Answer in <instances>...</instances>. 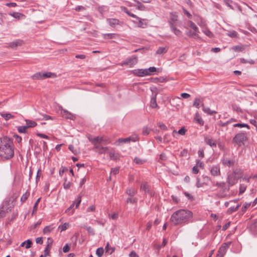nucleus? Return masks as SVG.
Segmentation results:
<instances>
[{"label": "nucleus", "instance_id": "obj_1", "mask_svg": "<svg viewBox=\"0 0 257 257\" xmlns=\"http://www.w3.org/2000/svg\"><path fill=\"white\" fill-rule=\"evenodd\" d=\"M192 211L187 209H179L174 212L171 216L170 221L174 225L186 224L193 218Z\"/></svg>", "mask_w": 257, "mask_h": 257}, {"label": "nucleus", "instance_id": "obj_2", "mask_svg": "<svg viewBox=\"0 0 257 257\" xmlns=\"http://www.w3.org/2000/svg\"><path fill=\"white\" fill-rule=\"evenodd\" d=\"M14 156V148L13 142L10 138H0V158L2 160H7Z\"/></svg>", "mask_w": 257, "mask_h": 257}, {"label": "nucleus", "instance_id": "obj_3", "mask_svg": "<svg viewBox=\"0 0 257 257\" xmlns=\"http://www.w3.org/2000/svg\"><path fill=\"white\" fill-rule=\"evenodd\" d=\"M248 140L247 133L241 132L237 133L232 139V143L238 147L244 145L245 143Z\"/></svg>", "mask_w": 257, "mask_h": 257}, {"label": "nucleus", "instance_id": "obj_4", "mask_svg": "<svg viewBox=\"0 0 257 257\" xmlns=\"http://www.w3.org/2000/svg\"><path fill=\"white\" fill-rule=\"evenodd\" d=\"M138 63V58L136 55H133L126 59L125 61L120 63L121 66L128 65L130 67H133Z\"/></svg>", "mask_w": 257, "mask_h": 257}, {"label": "nucleus", "instance_id": "obj_5", "mask_svg": "<svg viewBox=\"0 0 257 257\" xmlns=\"http://www.w3.org/2000/svg\"><path fill=\"white\" fill-rule=\"evenodd\" d=\"M231 243L230 241L223 243L219 248L216 257H224Z\"/></svg>", "mask_w": 257, "mask_h": 257}, {"label": "nucleus", "instance_id": "obj_6", "mask_svg": "<svg viewBox=\"0 0 257 257\" xmlns=\"http://www.w3.org/2000/svg\"><path fill=\"white\" fill-rule=\"evenodd\" d=\"M139 140L137 135H133L126 138H119L115 142L116 145H119L120 143H128L130 142H136Z\"/></svg>", "mask_w": 257, "mask_h": 257}, {"label": "nucleus", "instance_id": "obj_7", "mask_svg": "<svg viewBox=\"0 0 257 257\" xmlns=\"http://www.w3.org/2000/svg\"><path fill=\"white\" fill-rule=\"evenodd\" d=\"M131 73L138 77H144L148 76L146 69H137L131 71Z\"/></svg>", "mask_w": 257, "mask_h": 257}, {"label": "nucleus", "instance_id": "obj_8", "mask_svg": "<svg viewBox=\"0 0 257 257\" xmlns=\"http://www.w3.org/2000/svg\"><path fill=\"white\" fill-rule=\"evenodd\" d=\"M210 173L214 177L219 176L221 174L220 165L219 164L213 165L210 169Z\"/></svg>", "mask_w": 257, "mask_h": 257}, {"label": "nucleus", "instance_id": "obj_9", "mask_svg": "<svg viewBox=\"0 0 257 257\" xmlns=\"http://www.w3.org/2000/svg\"><path fill=\"white\" fill-rule=\"evenodd\" d=\"M141 190L144 191L145 194H148L151 197L154 196V193L150 190V187L147 183H143L141 186Z\"/></svg>", "mask_w": 257, "mask_h": 257}, {"label": "nucleus", "instance_id": "obj_10", "mask_svg": "<svg viewBox=\"0 0 257 257\" xmlns=\"http://www.w3.org/2000/svg\"><path fill=\"white\" fill-rule=\"evenodd\" d=\"M194 21L198 25L202 28L206 27L207 26L206 21L199 16H196Z\"/></svg>", "mask_w": 257, "mask_h": 257}, {"label": "nucleus", "instance_id": "obj_11", "mask_svg": "<svg viewBox=\"0 0 257 257\" xmlns=\"http://www.w3.org/2000/svg\"><path fill=\"white\" fill-rule=\"evenodd\" d=\"M178 21V16L176 12L170 13V18L168 21L170 27L176 25V22Z\"/></svg>", "mask_w": 257, "mask_h": 257}, {"label": "nucleus", "instance_id": "obj_12", "mask_svg": "<svg viewBox=\"0 0 257 257\" xmlns=\"http://www.w3.org/2000/svg\"><path fill=\"white\" fill-rule=\"evenodd\" d=\"M222 165L224 166L228 167H232L234 165L235 161L234 159H228L227 158H223L221 160Z\"/></svg>", "mask_w": 257, "mask_h": 257}, {"label": "nucleus", "instance_id": "obj_13", "mask_svg": "<svg viewBox=\"0 0 257 257\" xmlns=\"http://www.w3.org/2000/svg\"><path fill=\"white\" fill-rule=\"evenodd\" d=\"M61 114L63 117L66 119H70L71 120H74L76 118L75 115L65 109H62L61 110Z\"/></svg>", "mask_w": 257, "mask_h": 257}, {"label": "nucleus", "instance_id": "obj_14", "mask_svg": "<svg viewBox=\"0 0 257 257\" xmlns=\"http://www.w3.org/2000/svg\"><path fill=\"white\" fill-rule=\"evenodd\" d=\"M237 180L238 179L231 174L227 176V182L230 186H232L236 183V180Z\"/></svg>", "mask_w": 257, "mask_h": 257}, {"label": "nucleus", "instance_id": "obj_15", "mask_svg": "<svg viewBox=\"0 0 257 257\" xmlns=\"http://www.w3.org/2000/svg\"><path fill=\"white\" fill-rule=\"evenodd\" d=\"M243 173V170L239 168H236L233 170L232 174L237 178V179L238 180L239 179L242 178Z\"/></svg>", "mask_w": 257, "mask_h": 257}, {"label": "nucleus", "instance_id": "obj_16", "mask_svg": "<svg viewBox=\"0 0 257 257\" xmlns=\"http://www.w3.org/2000/svg\"><path fill=\"white\" fill-rule=\"evenodd\" d=\"M137 21L138 22V27L141 28H145L148 25L147 20L146 19H142L141 18L138 17L136 18Z\"/></svg>", "mask_w": 257, "mask_h": 257}, {"label": "nucleus", "instance_id": "obj_17", "mask_svg": "<svg viewBox=\"0 0 257 257\" xmlns=\"http://www.w3.org/2000/svg\"><path fill=\"white\" fill-rule=\"evenodd\" d=\"M204 142L206 144L211 147H216V143L211 137L205 136L204 137Z\"/></svg>", "mask_w": 257, "mask_h": 257}, {"label": "nucleus", "instance_id": "obj_18", "mask_svg": "<svg viewBox=\"0 0 257 257\" xmlns=\"http://www.w3.org/2000/svg\"><path fill=\"white\" fill-rule=\"evenodd\" d=\"M23 43V41L22 40L18 39L13 42H10L9 44L10 47L12 48H16L18 46H21Z\"/></svg>", "mask_w": 257, "mask_h": 257}, {"label": "nucleus", "instance_id": "obj_19", "mask_svg": "<svg viewBox=\"0 0 257 257\" xmlns=\"http://www.w3.org/2000/svg\"><path fill=\"white\" fill-rule=\"evenodd\" d=\"M109 156L111 160L113 161H118L120 159L119 154L115 151H110L109 152Z\"/></svg>", "mask_w": 257, "mask_h": 257}, {"label": "nucleus", "instance_id": "obj_20", "mask_svg": "<svg viewBox=\"0 0 257 257\" xmlns=\"http://www.w3.org/2000/svg\"><path fill=\"white\" fill-rule=\"evenodd\" d=\"M157 93H152V97L150 101V107L152 108H156L158 104L156 101Z\"/></svg>", "mask_w": 257, "mask_h": 257}, {"label": "nucleus", "instance_id": "obj_21", "mask_svg": "<svg viewBox=\"0 0 257 257\" xmlns=\"http://www.w3.org/2000/svg\"><path fill=\"white\" fill-rule=\"evenodd\" d=\"M9 15L18 20H20L25 17V16L24 14L19 12H10L9 13Z\"/></svg>", "mask_w": 257, "mask_h": 257}, {"label": "nucleus", "instance_id": "obj_22", "mask_svg": "<svg viewBox=\"0 0 257 257\" xmlns=\"http://www.w3.org/2000/svg\"><path fill=\"white\" fill-rule=\"evenodd\" d=\"M201 105L202 106L203 111L207 114L212 115L217 113L215 110H211L209 107H205L203 103H202Z\"/></svg>", "mask_w": 257, "mask_h": 257}, {"label": "nucleus", "instance_id": "obj_23", "mask_svg": "<svg viewBox=\"0 0 257 257\" xmlns=\"http://www.w3.org/2000/svg\"><path fill=\"white\" fill-rule=\"evenodd\" d=\"M25 121L26 123V126L28 128L30 127H34L37 125V123L36 121L30 119H26Z\"/></svg>", "mask_w": 257, "mask_h": 257}, {"label": "nucleus", "instance_id": "obj_24", "mask_svg": "<svg viewBox=\"0 0 257 257\" xmlns=\"http://www.w3.org/2000/svg\"><path fill=\"white\" fill-rule=\"evenodd\" d=\"M107 21L109 25L112 27H114L116 25H119V20L116 19H108Z\"/></svg>", "mask_w": 257, "mask_h": 257}, {"label": "nucleus", "instance_id": "obj_25", "mask_svg": "<svg viewBox=\"0 0 257 257\" xmlns=\"http://www.w3.org/2000/svg\"><path fill=\"white\" fill-rule=\"evenodd\" d=\"M146 70L147 71V72L149 73L148 74V76H149V75H152V73L155 72L157 71L158 73L162 71V69L158 68V69H157V68L155 67L152 66V67H149L148 69H146Z\"/></svg>", "mask_w": 257, "mask_h": 257}, {"label": "nucleus", "instance_id": "obj_26", "mask_svg": "<svg viewBox=\"0 0 257 257\" xmlns=\"http://www.w3.org/2000/svg\"><path fill=\"white\" fill-rule=\"evenodd\" d=\"M198 33H199V32H192L191 30H189L188 32H186V35L190 37H193L195 39H197L199 38Z\"/></svg>", "mask_w": 257, "mask_h": 257}, {"label": "nucleus", "instance_id": "obj_27", "mask_svg": "<svg viewBox=\"0 0 257 257\" xmlns=\"http://www.w3.org/2000/svg\"><path fill=\"white\" fill-rule=\"evenodd\" d=\"M223 1L224 3L231 10L234 9L233 4L235 6L237 5L236 3H234L232 0H223Z\"/></svg>", "mask_w": 257, "mask_h": 257}, {"label": "nucleus", "instance_id": "obj_28", "mask_svg": "<svg viewBox=\"0 0 257 257\" xmlns=\"http://www.w3.org/2000/svg\"><path fill=\"white\" fill-rule=\"evenodd\" d=\"M194 119L196 122L200 125H203L204 124V122L198 112L196 113Z\"/></svg>", "mask_w": 257, "mask_h": 257}, {"label": "nucleus", "instance_id": "obj_29", "mask_svg": "<svg viewBox=\"0 0 257 257\" xmlns=\"http://www.w3.org/2000/svg\"><path fill=\"white\" fill-rule=\"evenodd\" d=\"M237 121V119L234 118H231L228 120L226 121L225 122H222V121H220V124L219 125L222 127L225 126L227 125L228 124L232 122H235Z\"/></svg>", "mask_w": 257, "mask_h": 257}, {"label": "nucleus", "instance_id": "obj_30", "mask_svg": "<svg viewBox=\"0 0 257 257\" xmlns=\"http://www.w3.org/2000/svg\"><path fill=\"white\" fill-rule=\"evenodd\" d=\"M171 31L174 33V34L177 36H180L182 34V32L179 29H177L176 25L170 27Z\"/></svg>", "mask_w": 257, "mask_h": 257}, {"label": "nucleus", "instance_id": "obj_31", "mask_svg": "<svg viewBox=\"0 0 257 257\" xmlns=\"http://www.w3.org/2000/svg\"><path fill=\"white\" fill-rule=\"evenodd\" d=\"M202 101V98H196L193 102V106L198 109L200 108V103Z\"/></svg>", "mask_w": 257, "mask_h": 257}, {"label": "nucleus", "instance_id": "obj_32", "mask_svg": "<svg viewBox=\"0 0 257 257\" xmlns=\"http://www.w3.org/2000/svg\"><path fill=\"white\" fill-rule=\"evenodd\" d=\"M42 76L43 77V79L46 78H54L56 77V75L55 73L50 72L43 73Z\"/></svg>", "mask_w": 257, "mask_h": 257}, {"label": "nucleus", "instance_id": "obj_33", "mask_svg": "<svg viewBox=\"0 0 257 257\" xmlns=\"http://www.w3.org/2000/svg\"><path fill=\"white\" fill-rule=\"evenodd\" d=\"M204 28L205 29L202 31L203 33L209 38H213L214 37V35L211 31L206 27Z\"/></svg>", "mask_w": 257, "mask_h": 257}, {"label": "nucleus", "instance_id": "obj_34", "mask_svg": "<svg viewBox=\"0 0 257 257\" xmlns=\"http://www.w3.org/2000/svg\"><path fill=\"white\" fill-rule=\"evenodd\" d=\"M1 115L5 118L6 120H8L10 119L14 118L15 116L10 113H1Z\"/></svg>", "mask_w": 257, "mask_h": 257}, {"label": "nucleus", "instance_id": "obj_35", "mask_svg": "<svg viewBox=\"0 0 257 257\" xmlns=\"http://www.w3.org/2000/svg\"><path fill=\"white\" fill-rule=\"evenodd\" d=\"M168 48L167 47H160L156 52V54H163L167 52Z\"/></svg>", "mask_w": 257, "mask_h": 257}, {"label": "nucleus", "instance_id": "obj_36", "mask_svg": "<svg viewBox=\"0 0 257 257\" xmlns=\"http://www.w3.org/2000/svg\"><path fill=\"white\" fill-rule=\"evenodd\" d=\"M233 127H240V128L246 127L248 130H249L250 128L249 126L248 125V124L244 123H235L233 125Z\"/></svg>", "mask_w": 257, "mask_h": 257}, {"label": "nucleus", "instance_id": "obj_37", "mask_svg": "<svg viewBox=\"0 0 257 257\" xmlns=\"http://www.w3.org/2000/svg\"><path fill=\"white\" fill-rule=\"evenodd\" d=\"M188 26L192 29L194 31L199 32L198 27L196 26L194 22L192 21L189 20L188 22Z\"/></svg>", "mask_w": 257, "mask_h": 257}, {"label": "nucleus", "instance_id": "obj_38", "mask_svg": "<svg viewBox=\"0 0 257 257\" xmlns=\"http://www.w3.org/2000/svg\"><path fill=\"white\" fill-rule=\"evenodd\" d=\"M251 231L254 234H257V221H254L250 226Z\"/></svg>", "mask_w": 257, "mask_h": 257}, {"label": "nucleus", "instance_id": "obj_39", "mask_svg": "<svg viewBox=\"0 0 257 257\" xmlns=\"http://www.w3.org/2000/svg\"><path fill=\"white\" fill-rule=\"evenodd\" d=\"M42 74L41 72H37L32 76V78L33 80H42L43 79Z\"/></svg>", "mask_w": 257, "mask_h": 257}, {"label": "nucleus", "instance_id": "obj_40", "mask_svg": "<svg viewBox=\"0 0 257 257\" xmlns=\"http://www.w3.org/2000/svg\"><path fill=\"white\" fill-rule=\"evenodd\" d=\"M240 206V204H237L236 206L229 207L227 210V213L228 214H232L233 212L237 210Z\"/></svg>", "mask_w": 257, "mask_h": 257}, {"label": "nucleus", "instance_id": "obj_41", "mask_svg": "<svg viewBox=\"0 0 257 257\" xmlns=\"http://www.w3.org/2000/svg\"><path fill=\"white\" fill-rule=\"evenodd\" d=\"M54 229L52 225L46 226L43 229L44 234H49Z\"/></svg>", "mask_w": 257, "mask_h": 257}, {"label": "nucleus", "instance_id": "obj_42", "mask_svg": "<svg viewBox=\"0 0 257 257\" xmlns=\"http://www.w3.org/2000/svg\"><path fill=\"white\" fill-rule=\"evenodd\" d=\"M244 47L241 45H236L232 47V49L235 51L241 52L244 50Z\"/></svg>", "mask_w": 257, "mask_h": 257}, {"label": "nucleus", "instance_id": "obj_43", "mask_svg": "<svg viewBox=\"0 0 257 257\" xmlns=\"http://www.w3.org/2000/svg\"><path fill=\"white\" fill-rule=\"evenodd\" d=\"M103 141V138L100 137H96L93 139V143L94 145H95L97 143H101Z\"/></svg>", "mask_w": 257, "mask_h": 257}, {"label": "nucleus", "instance_id": "obj_44", "mask_svg": "<svg viewBox=\"0 0 257 257\" xmlns=\"http://www.w3.org/2000/svg\"><path fill=\"white\" fill-rule=\"evenodd\" d=\"M30 196V193L28 191L26 192L21 198V201L23 203L25 202Z\"/></svg>", "mask_w": 257, "mask_h": 257}, {"label": "nucleus", "instance_id": "obj_45", "mask_svg": "<svg viewBox=\"0 0 257 257\" xmlns=\"http://www.w3.org/2000/svg\"><path fill=\"white\" fill-rule=\"evenodd\" d=\"M27 128L26 125L19 126L17 127V130L20 133L25 134L27 132L26 130Z\"/></svg>", "mask_w": 257, "mask_h": 257}, {"label": "nucleus", "instance_id": "obj_46", "mask_svg": "<svg viewBox=\"0 0 257 257\" xmlns=\"http://www.w3.org/2000/svg\"><path fill=\"white\" fill-rule=\"evenodd\" d=\"M105 249L106 252H108L110 254H111L114 251V248L110 247L109 242L106 243V245L105 247Z\"/></svg>", "mask_w": 257, "mask_h": 257}, {"label": "nucleus", "instance_id": "obj_47", "mask_svg": "<svg viewBox=\"0 0 257 257\" xmlns=\"http://www.w3.org/2000/svg\"><path fill=\"white\" fill-rule=\"evenodd\" d=\"M104 253V249L103 247H99L96 250V254L98 257H101Z\"/></svg>", "mask_w": 257, "mask_h": 257}, {"label": "nucleus", "instance_id": "obj_48", "mask_svg": "<svg viewBox=\"0 0 257 257\" xmlns=\"http://www.w3.org/2000/svg\"><path fill=\"white\" fill-rule=\"evenodd\" d=\"M186 132V130L184 127H182L178 132L176 130L173 131V133H178L179 135L184 136L185 135Z\"/></svg>", "mask_w": 257, "mask_h": 257}, {"label": "nucleus", "instance_id": "obj_49", "mask_svg": "<svg viewBox=\"0 0 257 257\" xmlns=\"http://www.w3.org/2000/svg\"><path fill=\"white\" fill-rule=\"evenodd\" d=\"M126 193L130 196L133 197L136 194V191L132 189H127Z\"/></svg>", "mask_w": 257, "mask_h": 257}, {"label": "nucleus", "instance_id": "obj_50", "mask_svg": "<svg viewBox=\"0 0 257 257\" xmlns=\"http://www.w3.org/2000/svg\"><path fill=\"white\" fill-rule=\"evenodd\" d=\"M202 177L203 181H204L203 183V184H205L206 185L209 182H212V180L209 177L204 175H203Z\"/></svg>", "mask_w": 257, "mask_h": 257}, {"label": "nucleus", "instance_id": "obj_51", "mask_svg": "<svg viewBox=\"0 0 257 257\" xmlns=\"http://www.w3.org/2000/svg\"><path fill=\"white\" fill-rule=\"evenodd\" d=\"M246 186L244 184H240L239 188V194H242L246 190Z\"/></svg>", "mask_w": 257, "mask_h": 257}, {"label": "nucleus", "instance_id": "obj_52", "mask_svg": "<svg viewBox=\"0 0 257 257\" xmlns=\"http://www.w3.org/2000/svg\"><path fill=\"white\" fill-rule=\"evenodd\" d=\"M81 201V197L80 196H78L73 202L74 204H75V208H76L80 204Z\"/></svg>", "mask_w": 257, "mask_h": 257}, {"label": "nucleus", "instance_id": "obj_53", "mask_svg": "<svg viewBox=\"0 0 257 257\" xmlns=\"http://www.w3.org/2000/svg\"><path fill=\"white\" fill-rule=\"evenodd\" d=\"M126 202L127 203H130L132 204L136 203L137 202V199L133 198V197H130L127 198Z\"/></svg>", "mask_w": 257, "mask_h": 257}, {"label": "nucleus", "instance_id": "obj_54", "mask_svg": "<svg viewBox=\"0 0 257 257\" xmlns=\"http://www.w3.org/2000/svg\"><path fill=\"white\" fill-rule=\"evenodd\" d=\"M41 200V198H39L37 201H36V202L35 203L34 205V206H33V212H32V214L34 213L35 212H37V206H38V204L39 203V202H40Z\"/></svg>", "mask_w": 257, "mask_h": 257}, {"label": "nucleus", "instance_id": "obj_55", "mask_svg": "<svg viewBox=\"0 0 257 257\" xmlns=\"http://www.w3.org/2000/svg\"><path fill=\"white\" fill-rule=\"evenodd\" d=\"M251 202H245L241 208L242 212H244L246 211V209L250 206Z\"/></svg>", "mask_w": 257, "mask_h": 257}, {"label": "nucleus", "instance_id": "obj_56", "mask_svg": "<svg viewBox=\"0 0 257 257\" xmlns=\"http://www.w3.org/2000/svg\"><path fill=\"white\" fill-rule=\"evenodd\" d=\"M86 229L87 232L92 235H94L95 234V231L93 228L91 226H87L86 227Z\"/></svg>", "mask_w": 257, "mask_h": 257}, {"label": "nucleus", "instance_id": "obj_57", "mask_svg": "<svg viewBox=\"0 0 257 257\" xmlns=\"http://www.w3.org/2000/svg\"><path fill=\"white\" fill-rule=\"evenodd\" d=\"M227 35L231 38H236L237 36V33L236 31L233 30L229 32Z\"/></svg>", "mask_w": 257, "mask_h": 257}, {"label": "nucleus", "instance_id": "obj_58", "mask_svg": "<svg viewBox=\"0 0 257 257\" xmlns=\"http://www.w3.org/2000/svg\"><path fill=\"white\" fill-rule=\"evenodd\" d=\"M50 246H49V244H47V245L46 246V247H45V250H44V257H46L47 256H48L49 255V253H50Z\"/></svg>", "mask_w": 257, "mask_h": 257}, {"label": "nucleus", "instance_id": "obj_59", "mask_svg": "<svg viewBox=\"0 0 257 257\" xmlns=\"http://www.w3.org/2000/svg\"><path fill=\"white\" fill-rule=\"evenodd\" d=\"M106 7L104 6H99L97 8L98 11L101 14H103L105 11Z\"/></svg>", "mask_w": 257, "mask_h": 257}, {"label": "nucleus", "instance_id": "obj_60", "mask_svg": "<svg viewBox=\"0 0 257 257\" xmlns=\"http://www.w3.org/2000/svg\"><path fill=\"white\" fill-rule=\"evenodd\" d=\"M71 185L72 183L70 181H68V182H64L63 186L65 189H70Z\"/></svg>", "mask_w": 257, "mask_h": 257}, {"label": "nucleus", "instance_id": "obj_61", "mask_svg": "<svg viewBox=\"0 0 257 257\" xmlns=\"http://www.w3.org/2000/svg\"><path fill=\"white\" fill-rule=\"evenodd\" d=\"M196 166H197V167H200L201 169H203L204 168V164L202 162H201L200 160L197 159L196 160Z\"/></svg>", "mask_w": 257, "mask_h": 257}, {"label": "nucleus", "instance_id": "obj_62", "mask_svg": "<svg viewBox=\"0 0 257 257\" xmlns=\"http://www.w3.org/2000/svg\"><path fill=\"white\" fill-rule=\"evenodd\" d=\"M114 35V34L111 33L105 34L103 35V38L106 39H111L113 38Z\"/></svg>", "mask_w": 257, "mask_h": 257}, {"label": "nucleus", "instance_id": "obj_63", "mask_svg": "<svg viewBox=\"0 0 257 257\" xmlns=\"http://www.w3.org/2000/svg\"><path fill=\"white\" fill-rule=\"evenodd\" d=\"M68 226L69 224L68 223L65 222L63 224L59 225V228H60L61 229V231H64L67 229Z\"/></svg>", "mask_w": 257, "mask_h": 257}, {"label": "nucleus", "instance_id": "obj_64", "mask_svg": "<svg viewBox=\"0 0 257 257\" xmlns=\"http://www.w3.org/2000/svg\"><path fill=\"white\" fill-rule=\"evenodd\" d=\"M150 130L147 126H145L143 129V134L145 136H147L149 134Z\"/></svg>", "mask_w": 257, "mask_h": 257}]
</instances>
